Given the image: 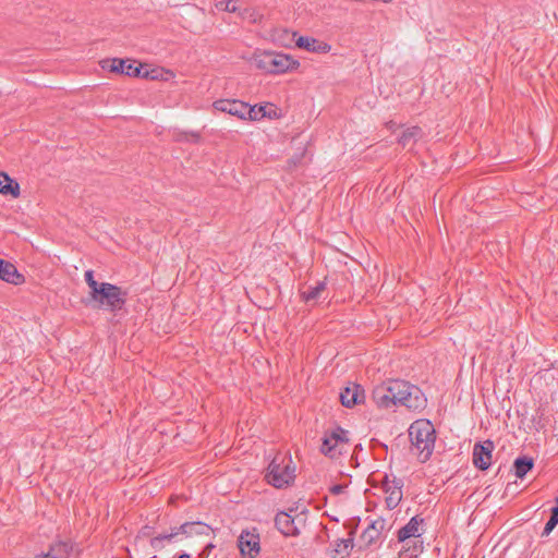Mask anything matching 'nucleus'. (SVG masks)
<instances>
[{
	"instance_id": "11",
	"label": "nucleus",
	"mask_w": 558,
	"mask_h": 558,
	"mask_svg": "<svg viewBox=\"0 0 558 558\" xmlns=\"http://www.w3.org/2000/svg\"><path fill=\"white\" fill-rule=\"evenodd\" d=\"M494 448L495 445L489 439L483 442H475L472 453L474 466L481 471L487 470L492 464V453Z\"/></svg>"
},
{
	"instance_id": "29",
	"label": "nucleus",
	"mask_w": 558,
	"mask_h": 558,
	"mask_svg": "<svg viewBox=\"0 0 558 558\" xmlns=\"http://www.w3.org/2000/svg\"><path fill=\"white\" fill-rule=\"evenodd\" d=\"M216 8L218 10H222V11L230 12V13H234L238 10L234 0L219 1L216 3Z\"/></svg>"
},
{
	"instance_id": "15",
	"label": "nucleus",
	"mask_w": 558,
	"mask_h": 558,
	"mask_svg": "<svg viewBox=\"0 0 558 558\" xmlns=\"http://www.w3.org/2000/svg\"><path fill=\"white\" fill-rule=\"evenodd\" d=\"M276 529L284 536H299L300 530L294 518L288 512L280 511L275 517Z\"/></svg>"
},
{
	"instance_id": "4",
	"label": "nucleus",
	"mask_w": 558,
	"mask_h": 558,
	"mask_svg": "<svg viewBox=\"0 0 558 558\" xmlns=\"http://www.w3.org/2000/svg\"><path fill=\"white\" fill-rule=\"evenodd\" d=\"M390 384L396 407H404L412 411H421L426 407L427 400L417 386L401 379L390 380Z\"/></svg>"
},
{
	"instance_id": "22",
	"label": "nucleus",
	"mask_w": 558,
	"mask_h": 558,
	"mask_svg": "<svg viewBox=\"0 0 558 558\" xmlns=\"http://www.w3.org/2000/svg\"><path fill=\"white\" fill-rule=\"evenodd\" d=\"M0 194L20 196V184L4 172H0Z\"/></svg>"
},
{
	"instance_id": "12",
	"label": "nucleus",
	"mask_w": 558,
	"mask_h": 558,
	"mask_svg": "<svg viewBox=\"0 0 558 558\" xmlns=\"http://www.w3.org/2000/svg\"><path fill=\"white\" fill-rule=\"evenodd\" d=\"M402 487L403 481L401 478L393 477L389 480L388 475H385L383 488L387 494L386 505L388 509H395L402 500Z\"/></svg>"
},
{
	"instance_id": "2",
	"label": "nucleus",
	"mask_w": 558,
	"mask_h": 558,
	"mask_svg": "<svg viewBox=\"0 0 558 558\" xmlns=\"http://www.w3.org/2000/svg\"><path fill=\"white\" fill-rule=\"evenodd\" d=\"M265 480L278 489L292 485L295 480V464L291 456L277 453L266 470Z\"/></svg>"
},
{
	"instance_id": "20",
	"label": "nucleus",
	"mask_w": 558,
	"mask_h": 558,
	"mask_svg": "<svg viewBox=\"0 0 558 558\" xmlns=\"http://www.w3.org/2000/svg\"><path fill=\"white\" fill-rule=\"evenodd\" d=\"M423 519L415 515L410 519V521L398 531V541L404 543L407 539L411 537H420V525L423 523Z\"/></svg>"
},
{
	"instance_id": "21",
	"label": "nucleus",
	"mask_w": 558,
	"mask_h": 558,
	"mask_svg": "<svg viewBox=\"0 0 558 558\" xmlns=\"http://www.w3.org/2000/svg\"><path fill=\"white\" fill-rule=\"evenodd\" d=\"M353 535L354 531L350 533L348 538H338L333 543V548L331 549L330 557L331 558H348L351 554V550L354 546L353 544Z\"/></svg>"
},
{
	"instance_id": "16",
	"label": "nucleus",
	"mask_w": 558,
	"mask_h": 558,
	"mask_svg": "<svg viewBox=\"0 0 558 558\" xmlns=\"http://www.w3.org/2000/svg\"><path fill=\"white\" fill-rule=\"evenodd\" d=\"M387 522L384 518L374 520L362 533L361 539L365 546L369 547L380 537L386 529Z\"/></svg>"
},
{
	"instance_id": "8",
	"label": "nucleus",
	"mask_w": 558,
	"mask_h": 558,
	"mask_svg": "<svg viewBox=\"0 0 558 558\" xmlns=\"http://www.w3.org/2000/svg\"><path fill=\"white\" fill-rule=\"evenodd\" d=\"M214 108L217 111L229 113L230 116L245 119L246 116L251 120H257V113L255 107L248 106V104L236 100V99H220L214 102Z\"/></svg>"
},
{
	"instance_id": "14",
	"label": "nucleus",
	"mask_w": 558,
	"mask_h": 558,
	"mask_svg": "<svg viewBox=\"0 0 558 558\" xmlns=\"http://www.w3.org/2000/svg\"><path fill=\"white\" fill-rule=\"evenodd\" d=\"M390 381L378 385L373 390V400L378 408L390 409L396 407Z\"/></svg>"
},
{
	"instance_id": "13",
	"label": "nucleus",
	"mask_w": 558,
	"mask_h": 558,
	"mask_svg": "<svg viewBox=\"0 0 558 558\" xmlns=\"http://www.w3.org/2000/svg\"><path fill=\"white\" fill-rule=\"evenodd\" d=\"M339 398L343 407L352 408L364 401L365 391L361 385L352 383L341 390Z\"/></svg>"
},
{
	"instance_id": "10",
	"label": "nucleus",
	"mask_w": 558,
	"mask_h": 558,
	"mask_svg": "<svg viewBox=\"0 0 558 558\" xmlns=\"http://www.w3.org/2000/svg\"><path fill=\"white\" fill-rule=\"evenodd\" d=\"M259 534L254 531L243 530L238 538L241 555L255 558L260 551Z\"/></svg>"
},
{
	"instance_id": "9",
	"label": "nucleus",
	"mask_w": 558,
	"mask_h": 558,
	"mask_svg": "<svg viewBox=\"0 0 558 558\" xmlns=\"http://www.w3.org/2000/svg\"><path fill=\"white\" fill-rule=\"evenodd\" d=\"M102 68H109L111 72L125 74L128 76L149 77L148 71L144 70L142 64H138L136 61L113 58L110 60H104Z\"/></svg>"
},
{
	"instance_id": "7",
	"label": "nucleus",
	"mask_w": 558,
	"mask_h": 558,
	"mask_svg": "<svg viewBox=\"0 0 558 558\" xmlns=\"http://www.w3.org/2000/svg\"><path fill=\"white\" fill-rule=\"evenodd\" d=\"M348 434V430L340 426L326 430L322 439L320 452L330 459L339 458L349 444Z\"/></svg>"
},
{
	"instance_id": "31",
	"label": "nucleus",
	"mask_w": 558,
	"mask_h": 558,
	"mask_svg": "<svg viewBox=\"0 0 558 558\" xmlns=\"http://www.w3.org/2000/svg\"><path fill=\"white\" fill-rule=\"evenodd\" d=\"M422 551V542L417 544V542H414L413 547L405 548L404 553L407 554L408 558L417 557V555Z\"/></svg>"
},
{
	"instance_id": "25",
	"label": "nucleus",
	"mask_w": 558,
	"mask_h": 558,
	"mask_svg": "<svg viewBox=\"0 0 558 558\" xmlns=\"http://www.w3.org/2000/svg\"><path fill=\"white\" fill-rule=\"evenodd\" d=\"M71 551V543L58 542L56 544H52L46 554H48L51 558H70Z\"/></svg>"
},
{
	"instance_id": "6",
	"label": "nucleus",
	"mask_w": 558,
	"mask_h": 558,
	"mask_svg": "<svg viewBox=\"0 0 558 558\" xmlns=\"http://www.w3.org/2000/svg\"><path fill=\"white\" fill-rule=\"evenodd\" d=\"M89 296L99 307H106L111 312H117L124 306L128 292L116 284L101 282L95 292H89Z\"/></svg>"
},
{
	"instance_id": "23",
	"label": "nucleus",
	"mask_w": 558,
	"mask_h": 558,
	"mask_svg": "<svg viewBox=\"0 0 558 558\" xmlns=\"http://www.w3.org/2000/svg\"><path fill=\"white\" fill-rule=\"evenodd\" d=\"M534 460L527 456L518 457L513 461L514 474L518 478H524V476L533 469Z\"/></svg>"
},
{
	"instance_id": "1",
	"label": "nucleus",
	"mask_w": 558,
	"mask_h": 558,
	"mask_svg": "<svg viewBox=\"0 0 558 558\" xmlns=\"http://www.w3.org/2000/svg\"><path fill=\"white\" fill-rule=\"evenodd\" d=\"M409 437L412 449L415 450L420 460L427 461L436 441V430L432 422L425 418L414 421L409 427Z\"/></svg>"
},
{
	"instance_id": "28",
	"label": "nucleus",
	"mask_w": 558,
	"mask_h": 558,
	"mask_svg": "<svg viewBox=\"0 0 558 558\" xmlns=\"http://www.w3.org/2000/svg\"><path fill=\"white\" fill-rule=\"evenodd\" d=\"M555 506L550 509L549 520L546 522L542 535H549L558 524V496L555 498Z\"/></svg>"
},
{
	"instance_id": "17",
	"label": "nucleus",
	"mask_w": 558,
	"mask_h": 558,
	"mask_svg": "<svg viewBox=\"0 0 558 558\" xmlns=\"http://www.w3.org/2000/svg\"><path fill=\"white\" fill-rule=\"evenodd\" d=\"M0 279L14 286L24 282V276L19 272L17 268L9 260L0 258Z\"/></svg>"
},
{
	"instance_id": "33",
	"label": "nucleus",
	"mask_w": 558,
	"mask_h": 558,
	"mask_svg": "<svg viewBox=\"0 0 558 558\" xmlns=\"http://www.w3.org/2000/svg\"><path fill=\"white\" fill-rule=\"evenodd\" d=\"M255 111L257 113V119L266 117V116H270V113L266 111L265 106H259L257 109L255 108Z\"/></svg>"
},
{
	"instance_id": "3",
	"label": "nucleus",
	"mask_w": 558,
	"mask_h": 558,
	"mask_svg": "<svg viewBox=\"0 0 558 558\" xmlns=\"http://www.w3.org/2000/svg\"><path fill=\"white\" fill-rule=\"evenodd\" d=\"M390 384L396 407H404L412 411H421L426 407L427 400L417 386L401 379L390 380Z\"/></svg>"
},
{
	"instance_id": "26",
	"label": "nucleus",
	"mask_w": 558,
	"mask_h": 558,
	"mask_svg": "<svg viewBox=\"0 0 558 558\" xmlns=\"http://www.w3.org/2000/svg\"><path fill=\"white\" fill-rule=\"evenodd\" d=\"M422 129L420 126H411L404 130L399 137L398 142L403 147L408 146L411 143H415L418 138L422 137Z\"/></svg>"
},
{
	"instance_id": "27",
	"label": "nucleus",
	"mask_w": 558,
	"mask_h": 558,
	"mask_svg": "<svg viewBox=\"0 0 558 558\" xmlns=\"http://www.w3.org/2000/svg\"><path fill=\"white\" fill-rule=\"evenodd\" d=\"M326 289L325 281H318L315 287H310L306 291L302 292V299L305 302L317 301Z\"/></svg>"
},
{
	"instance_id": "18",
	"label": "nucleus",
	"mask_w": 558,
	"mask_h": 558,
	"mask_svg": "<svg viewBox=\"0 0 558 558\" xmlns=\"http://www.w3.org/2000/svg\"><path fill=\"white\" fill-rule=\"evenodd\" d=\"M296 47L310 52L328 53L331 46L325 41L308 36H300L295 41Z\"/></svg>"
},
{
	"instance_id": "32",
	"label": "nucleus",
	"mask_w": 558,
	"mask_h": 558,
	"mask_svg": "<svg viewBox=\"0 0 558 558\" xmlns=\"http://www.w3.org/2000/svg\"><path fill=\"white\" fill-rule=\"evenodd\" d=\"M347 488V485H343V484H336V485H332L330 488H329V492L330 494L332 495H340L344 492V489Z\"/></svg>"
},
{
	"instance_id": "19",
	"label": "nucleus",
	"mask_w": 558,
	"mask_h": 558,
	"mask_svg": "<svg viewBox=\"0 0 558 558\" xmlns=\"http://www.w3.org/2000/svg\"><path fill=\"white\" fill-rule=\"evenodd\" d=\"M178 531H181V534L185 535L186 537H192L194 535H206L208 536L213 529L201 521H194V522H184L180 526H178Z\"/></svg>"
},
{
	"instance_id": "34",
	"label": "nucleus",
	"mask_w": 558,
	"mask_h": 558,
	"mask_svg": "<svg viewBox=\"0 0 558 558\" xmlns=\"http://www.w3.org/2000/svg\"><path fill=\"white\" fill-rule=\"evenodd\" d=\"M178 558H192V557L189 554L183 553V554H180Z\"/></svg>"
},
{
	"instance_id": "5",
	"label": "nucleus",
	"mask_w": 558,
	"mask_h": 558,
	"mask_svg": "<svg viewBox=\"0 0 558 558\" xmlns=\"http://www.w3.org/2000/svg\"><path fill=\"white\" fill-rule=\"evenodd\" d=\"M253 61L257 69L271 74L286 73L300 66V62L292 57L274 51L256 52Z\"/></svg>"
},
{
	"instance_id": "35",
	"label": "nucleus",
	"mask_w": 558,
	"mask_h": 558,
	"mask_svg": "<svg viewBox=\"0 0 558 558\" xmlns=\"http://www.w3.org/2000/svg\"><path fill=\"white\" fill-rule=\"evenodd\" d=\"M214 547H215V546H214L213 544H208V545H206L205 549H206V550H210V549H213Z\"/></svg>"
},
{
	"instance_id": "30",
	"label": "nucleus",
	"mask_w": 558,
	"mask_h": 558,
	"mask_svg": "<svg viewBox=\"0 0 558 558\" xmlns=\"http://www.w3.org/2000/svg\"><path fill=\"white\" fill-rule=\"evenodd\" d=\"M84 277H85V281H86L87 286L90 289V292H95V290H97L99 288L100 283L95 280L94 271L93 270L85 271Z\"/></svg>"
},
{
	"instance_id": "24",
	"label": "nucleus",
	"mask_w": 558,
	"mask_h": 558,
	"mask_svg": "<svg viewBox=\"0 0 558 558\" xmlns=\"http://www.w3.org/2000/svg\"><path fill=\"white\" fill-rule=\"evenodd\" d=\"M179 534L181 531H178V527H172L170 533H161L151 537L149 544L154 549L161 550L165 547V541L172 542Z\"/></svg>"
}]
</instances>
